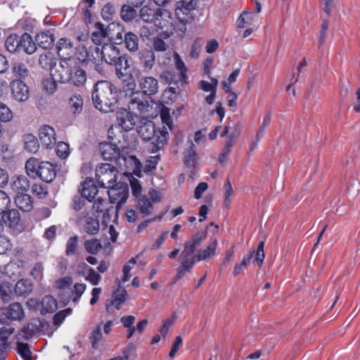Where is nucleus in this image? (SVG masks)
I'll list each match as a JSON object with an SVG mask.
<instances>
[{"label":"nucleus","instance_id":"obj_16","mask_svg":"<svg viewBox=\"0 0 360 360\" xmlns=\"http://www.w3.org/2000/svg\"><path fill=\"white\" fill-rule=\"evenodd\" d=\"M99 150L103 157L105 160L110 161H118L121 158L124 160V156H121L120 148L115 145L109 143L107 142L101 143L99 144Z\"/></svg>","mask_w":360,"mask_h":360},{"label":"nucleus","instance_id":"obj_10","mask_svg":"<svg viewBox=\"0 0 360 360\" xmlns=\"http://www.w3.org/2000/svg\"><path fill=\"white\" fill-rule=\"evenodd\" d=\"M159 18L155 25L167 35L173 34L176 31L175 20L171 17L170 13L166 10H161L159 11Z\"/></svg>","mask_w":360,"mask_h":360},{"label":"nucleus","instance_id":"obj_35","mask_svg":"<svg viewBox=\"0 0 360 360\" xmlns=\"http://www.w3.org/2000/svg\"><path fill=\"white\" fill-rule=\"evenodd\" d=\"M97 193L98 188L94 184L92 179L86 180L83 183L81 195L89 202L95 199Z\"/></svg>","mask_w":360,"mask_h":360},{"label":"nucleus","instance_id":"obj_27","mask_svg":"<svg viewBox=\"0 0 360 360\" xmlns=\"http://www.w3.org/2000/svg\"><path fill=\"white\" fill-rule=\"evenodd\" d=\"M40 330V321L39 320H34L21 328L19 335L23 339L29 340L36 334L39 333Z\"/></svg>","mask_w":360,"mask_h":360},{"label":"nucleus","instance_id":"obj_54","mask_svg":"<svg viewBox=\"0 0 360 360\" xmlns=\"http://www.w3.org/2000/svg\"><path fill=\"white\" fill-rule=\"evenodd\" d=\"M17 352L24 360H32V353L27 343L17 342Z\"/></svg>","mask_w":360,"mask_h":360},{"label":"nucleus","instance_id":"obj_13","mask_svg":"<svg viewBox=\"0 0 360 360\" xmlns=\"http://www.w3.org/2000/svg\"><path fill=\"white\" fill-rule=\"evenodd\" d=\"M128 107L136 118L148 111V101L143 98V96H140L138 92L130 98Z\"/></svg>","mask_w":360,"mask_h":360},{"label":"nucleus","instance_id":"obj_29","mask_svg":"<svg viewBox=\"0 0 360 360\" xmlns=\"http://www.w3.org/2000/svg\"><path fill=\"white\" fill-rule=\"evenodd\" d=\"M14 200L16 206L22 212H30L34 207L32 198L26 193L16 195Z\"/></svg>","mask_w":360,"mask_h":360},{"label":"nucleus","instance_id":"obj_63","mask_svg":"<svg viewBox=\"0 0 360 360\" xmlns=\"http://www.w3.org/2000/svg\"><path fill=\"white\" fill-rule=\"evenodd\" d=\"M101 278V275L98 273H97L94 269H89V274L85 278L86 281L90 282L94 285H97L99 283Z\"/></svg>","mask_w":360,"mask_h":360},{"label":"nucleus","instance_id":"obj_51","mask_svg":"<svg viewBox=\"0 0 360 360\" xmlns=\"http://www.w3.org/2000/svg\"><path fill=\"white\" fill-rule=\"evenodd\" d=\"M25 149L30 153H36L39 148V144L37 139L32 134H26L24 136Z\"/></svg>","mask_w":360,"mask_h":360},{"label":"nucleus","instance_id":"obj_23","mask_svg":"<svg viewBox=\"0 0 360 360\" xmlns=\"http://www.w3.org/2000/svg\"><path fill=\"white\" fill-rule=\"evenodd\" d=\"M56 176V170L55 167L49 162L41 161V167H39V177L43 181L50 183L53 181Z\"/></svg>","mask_w":360,"mask_h":360},{"label":"nucleus","instance_id":"obj_39","mask_svg":"<svg viewBox=\"0 0 360 360\" xmlns=\"http://www.w3.org/2000/svg\"><path fill=\"white\" fill-rule=\"evenodd\" d=\"M2 214L3 221L11 228H15L20 220V216L17 210L12 209Z\"/></svg>","mask_w":360,"mask_h":360},{"label":"nucleus","instance_id":"obj_50","mask_svg":"<svg viewBox=\"0 0 360 360\" xmlns=\"http://www.w3.org/2000/svg\"><path fill=\"white\" fill-rule=\"evenodd\" d=\"M19 44L20 37L15 34H11L7 37L5 41V47L8 51L13 53L16 51H19Z\"/></svg>","mask_w":360,"mask_h":360},{"label":"nucleus","instance_id":"obj_26","mask_svg":"<svg viewBox=\"0 0 360 360\" xmlns=\"http://www.w3.org/2000/svg\"><path fill=\"white\" fill-rule=\"evenodd\" d=\"M37 45L44 49H49L53 47L55 41V36L50 31L41 32L35 36Z\"/></svg>","mask_w":360,"mask_h":360},{"label":"nucleus","instance_id":"obj_58","mask_svg":"<svg viewBox=\"0 0 360 360\" xmlns=\"http://www.w3.org/2000/svg\"><path fill=\"white\" fill-rule=\"evenodd\" d=\"M32 192L39 199H44L48 195L46 186L40 184H34L32 187Z\"/></svg>","mask_w":360,"mask_h":360},{"label":"nucleus","instance_id":"obj_4","mask_svg":"<svg viewBox=\"0 0 360 360\" xmlns=\"http://www.w3.org/2000/svg\"><path fill=\"white\" fill-rule=\"evenodd\" d=\"M119 172L116 167L109 163L98 165L95 171L96 180L102 188H107L115 184Z\"/></svg>","mask_w":360,"mask_h":360},{"label":"nucleus","instance_id":"obj_15","mask_svg":"<svg viewBox=\"0 0 360 360\" xmlns=\"http://www.w3.org/2000/svg\"><path fill=\"white\" fill-rule=\"evenodd\" d=\"M77 224L89 235L94 236L97 234L100 229L98 219L88 214L85 215L84 213L78 217Z\"/></svg>","mask_w":360,"mask_h":360},{"label":"nucleus","instance_id":"obj_41","mask_svg":"<svg viewBox=\"0 0 360 360\" xmlns=\"http://www.w3.org/2000/svg\"><path fill=\"white\" fill-rule=\"evenodd\" d=\"M123 44L129 51L135 52L139 49V39L138 36L132 32H127L124 34Z\"/></svg>","mask_w":360,"mask_h":360},{"label":"nucleus","instance_id":"obj_56","mask_svg":"<svg viewBox=\"0 0 360 360\" xmlns=\"http://www.w3.org/2000/svg\"><path fill=\"white\" fill-rule=\"evenodd\" d=\"M176 9H181L184 15L191 16V11L194 9L193 0H183L177 3Z\"/></svg>","mask_w":360,"mask_h":360},{"label":"nucleus","instance_id":"obj_1","mask_svg":"<svg viewBox=\"0 0 360 360\" xmlns=\"http://www.w3.org/2000/svg\"><path fill=\"white\" fill-rule=\"evenodd\" d=\"M91 98L96 108L108 112L113 110L118 100V93L111 82L99 81L94 85Z\"/></svg>","mask_w":360,"mask_h":360},{"label":"nucleus","instance_id":"obj_14","mask_svg":"<svg viewBox=\"0 0 360 360\" xmlns=\"http://www.w3.org/2000/svg\"><path fill=\"white\" fill-rule=\"evenodd\" d=\"M107 204L108 202L105 199L98 197L97 199H96L93 205V209L96 212L103 213V218L105 221H106L107 220H110L112 214H115V217L116 218L118 216L119 207H115L112 205L105 207V205Z\"/></svg>","mask_w":360,"mask_h":360},{"label":"nucleus","instance_id":"obj_52","mask_svg":"<svg viewBox=\"0 0 360 360\" xmlns=\"http://www.w3.org/2000/svg\"><path fill=\"white\" fill-rule=\"evenodd\" d=\"M15 329L12 327L0 328V347L6 349L8 347V338L14 333Z\"/></svg>","mask_w":360,"mask_h":360},{"label":"nucleus","instance_id":"obj_33","mask_svg":"<svg viewBox=\"0 0 360 360\" xmlns=\"http://www.w3.org/2000/svg\"><path fill=\"white\" fill-rule=\"evenodd\" d=\"M139 58L141 65L148 70H150L155 64V53L153 50L143 49L139 52Z\"/></svg>","mask_w":360,"mask_h":360},{"label":"nucleus","instance_id":"obj_21","mask_svg":"<svg viewBox=\"0 0 360 360\" xmlns=\"http://www.w3.org/2000/svg\"><path fill=\"white\" fill-rule=\"evenodd\" d=\"M51 75L53 79L60 83H67L70 81V75H71V66L68 60H61L60 65L56 68Z\"/></svg>","mask_w":360,"mask_h":360},{"label":"nucleus","instance_id":"obj_20","mask_svg":"<svg viewBox=\"0 0 360 360\" xmlns=\"http://www.w3.org/2000/svg\"><path fill=\"white\" fill-rule=\"evenodd\" d=\"M39 137L41 145L46 148H52L56 143L55 130L49 125L41 127Z\"/></svg>","mask_w":360,"mask_h":360},{"label":"nucleus","instance_id":"obj_2","mask_svg":"<svg viewBox=\"0 0 360 360\" xmlns=\"http://www.w3.org/2000/svg\"><path fill=\"white\" fill-rule=\"evenodd\" d=\"M137 132L145 141L154 139L151 142L150 147V151L153 153H155L163 148L167 142L168 132L167 128L163 127L162 129L158 131L154 122L147 119L140 120Z\"/></svg>","mask_w":360,"mask_h":360},{"label":"nucleus","instance_id":"obj_53","mask_svg":"<svg viewBox=\"0 0 360 360\" xmlns=\"http://www.w3.org/2000/svg\"><path fill=\"white\" fill-rule=\"evenodd\" d=\"M12 70L15 77L21 79H25L29 75V70L26 65L22 62L14 63Z\"/></svg>","mask_w":360,"mask_h":360},{"label":"nucleus","instance_id":"obj_37","mask_svg":"<svg viewBox=\"0 0 360 360\" xmlns=\"http://www.w3.org/2000/svg\"><path fill=\"white\" fill-rule=\"evenodd\" d=\"M32 290V284L28 279L19 280L14 288V292L17 296H27Z\"/></svg>","mask_w":360,"mask_h":360},{"label":"nucleus","instance_id":"obj_30","mask_svg":"<svg viewBox=\"0 0 360 360\" xmlns=\"http://www.w3.org/2000/svg\"><path fill=\"white\" fill-rule=\"evenodd\" d=\"M161 10L160 8L154 9L148 6H145L140 9L139 15L144 22H154L155 24V21L160 20L159 11Z\"/></svg>","mask_w":360,"mask_h":360},{"label":"nucleus","instance_id":"obj_31","mask_svg":"<svg viewBox=\"0 0 360 360\" xmlns=\"http://www.w3.org/2000/svg\"><path fill=\"white\" fill-rule=\"evenodd\" d=\"M175 15L177 22L175 20L174 25H176V31L179 36H182L186 31V24L188 23L192 18V16L184 15L181 9L175 10Z\"/></svg>","mask_w":360,"mask_h":360},{"label":"nucleus","instance_id":"obj_12","mask_svg":"<svg viewBox=\"0 0 360 360\" xmlns=\"http://www.w3.org/2000/svg\"><path fill=\"white\" fill-rule=\"evenodd\" d=\"M24 269V262L21 259L11 261L1 269V274L10 279H16L20 277Z\"/></svg>","mask_w":360,"mask_h":360},{"label":"nucleus","instance_id":"obj_19","mask_svg":"<svg viewBox=\"0 0 360 360\" xmlns=\"http://www.w3.org/2000/svg\"><path fill=\"white\" fill-rule=\"evenodd\" d=\"M11 86L13 96L16 101L23 102L28 99L29 89L22 80H13L11 84Z\"/></svg>","mask_w":360,"mask_h":360},{"label":"nucleus","instance_id":"obj_48","mask_svg":"<svg viewBox=\"0 0 360 360\" xmlns=\"http://www.w3.org/2000/svg\"><path fill=\"white\" fill-rule=\"evenodd\" d=\"M111 27H113V29L111 28V30L116 31L115 34L109 32L108 38L110 41H113L115 44L121 45L124 43V34L126 33L124 30V28L119 25H110Z\"/></svg>","mask_w":360,"mask_h":360},{"label":"nucleus","instance_id":"obj_55","mask_svg":"<svg viewBox=\"0 0 360 360\" xmlns=\"http://www.w3.org/2000/svg\"><path fill=\"white\" fill-rule=\"evenodd\" d=\"M121 17L125 22L132 20L136 15V11L133 6L129 5H124L121 8Z\"/></svg>","mask_w":360,"mask_h":360},{"label":"nucleus","instance_id":"obj_18","mask_svg":"<svg viewBox=\"0 0 360 360\" xmlns=\"http://www.w3.org/2000/svg\"><path fill=\"white\" fill-rule=\"evenodd\" d=\"M56 50L61 60H70L74 53V46L70 39L60 38L56 43Z\"/></svg>","mask_w":360,"mask_h":360},{"label":"nucleus","instance_id":"obj_49","mask_svg":"<svg viewBox=\"0 0 360 360\" xmlns=\"http://www.w3.org/2000/svg\"><path fill=\"white\" fill-rule=\"evenodd\" d=\"M101 61V50L96 46H91L88 49V55L85 60V64L89 63H98Z\"/></svg>","mask_w":360,"mask_h":360},{"label":"nucleus","instance_id":"obj_5","mask_svg":"<svg viewBox=\"0 0 360 360\" xmlns=\"http://www.w3.org/2000/svg\"><path fill=\"white\" fill-rule=\"evenodd\" d=\"M124 162L132 167V173L138 177L142 176V172L151 175L157 168V165L160 160L159 155L151 156L146 160V164L142 169V164L140 160L134 155H129L124 158Z\"/></svg>","mask_w":360,"mask_h":360},{"label":"nucleus","instance_id":"obj_60","mask_svg":"<svg viewBox=\"0 0 360 360\" xmlns=\"http://www.w3.org/2000/svg\"><path fill=\"white\" fill-rule=\"evenodd\" d=\"M13 118V113L5 104L0 103V121L8 122Z\"/></svg>","mask_w":360,"mask_h":360},{"label":"nucleus","instance_id":"obj_46","mask_svg":"<svg viewBox=\"0 0 360 360\" xmlns=\"http://www.w3.org/2000/svg\"><path fill=\"white\" fill-rule=\"evenodd\" d=\"M173 57L175 63V68L180 72L179 80L183 82H186L188 78L186 75L188 69L178 53L174 52Z\"/></svg>","mask_w":360,"mask_h":360},{"label":"nucleus","instance_id":"obj_44","mask_svg":"<svg viewBox=\"0 0 360 360\" xmlns=\"http://www.w3.org/2000/svg\"><path fill=\"white\" fill-rule=\"evenodd\" d=\"M58 307L56 299L51 295H46L41 300V313L53 312Z\"/></svg>","mask_w":360,"mask_h":360},{"label":"nucleus","instance_id":"obj_61","mask_svg":"<svg viewBox=\"0 0 360 360\" xmlns=\"http://www.w3.org/2000/svg\"><path fill=\"white\" fill-rule=\"evenodd\" d=\"M11 205V199L8 195L0 190V214L6 211Z\"/></svg>","mask_w":360,"mask_h":360},{"label":"nucleus","instance_id":"obj_62","mask_svg":"<svg viewBox=\"0 0 360 360\" xmlns=\"http://www.w3.org/2000/svg\"><path fill=\"white\" fill-rule=\"evenodd\" d=\"M86 284H84V283H77L75 284L74 290L72 291V295H75V297L72 299V301L74 302H76L79 300L82 295L84 293V290H86Z\"/></svg>","mask_w":360,"mask_h":360},{"label":"nucleus","instance_id":"obj_47","mask_svg":"<svg viewBox=\"0 0 360 360\" xmlns=\"http://www.w3.org/2000/svg\"><path fill=\"white\" fill-rule=\"evenodd\" d=\"M85 250L93 255H97L102 249L101 241L97 238H91L84 243Z\"/></svg>","mask_w":360,"mask_h":360},{"label":"nucleus","instance_id":"obj_59","mask_svg":"<svg viewBox=\"0 0 360 360\" xmlns=\"http://www.w3.org/2000/svg\"><path fill=\"white\" fill-rule=\"evenodd\" d=\"M127 291L124 289H117L113 294L112 304H116V309H120V305L126 300Z\"/></svg>","mask_w":360,"mask_h":360},{"label":"nucleus","instance_id":"obj_40","mask_svg":"<svg viewBox=\"0 0 360 360\" xmlns=\"http://www.w3.org/2000/svg\"><path fill=\"white\" fill-rule=\"evenodd\" d=\"M217 246V241L216 239L212 240L207 248L201 249L198 252V254L195 255L196 259L198 262L205 260L216 254V248Z\"/></svg>","mask_w":360,"mask_h":360},{"label":"nucleus","instance_id":"obj_28","mask_svg":"<svg viewBox=\"0 0 360 360\" xmlns=\"http://www.w3.org/2000/svg\"><path fill=\"white\" fill-rule=\"evenodd\" d=\"M184 161L185 165L191 169V173H194L193 170L198 165V156L196 153L195 146L192 143L189 148L184 153Z\"/></svg>","mask_w":360,"mask_h":360},{"label":"nucleus","instance_id":"obj_17","mask_svg":"<svg viewBox=\"0 0 360 360\" xmlns=\"http://www.w3.org/2000/svg\"><path fill=\"white\" fill-rule=\"evenodd\" d=\"M9 187L16 195L27 192L30 188V182L24 175H14L11 177Z\"/></svg>","mask_w":360,"mask_h":360},{"label":"nucleus","instance_id":"obj_8","mask_svg":"<svg viewBox=\"0 0 360 360\" xmlns=\"http://www.w3.org/2000/svg\"><path fill=\"white\" fill-rule=\"evenodd\" d=\"M179 261L180 266L176 269L177 273L174 278V283L179 281L186 273L191 272L197 259L193 253L183 250L179 257Z\"/></svg>","mask_w":360,"mask_h":360},{"label":"nucleus","instance_id":"obj_3","mask_svg":"<svg viewBox=\"0 0 360 360\" xmlns=\"http://www.w3.org/2000/svg\"><path fill=\"white\" fill-rule=\"evenodd\" d=\"M101 61H105L107 64L114 66L120 78L124 75L123 71H126L130 67L127 54H122L120 49L113 44L103 45Z\"/></svg>","mask_w":360,"mask_h":360},{"label":"nucleus","instance_id":"obj_36","mask_svg":"<svg viewBox=\"0 0 360 360\" xmlns=\"http://www.w3.org/2000/svg\"><path fill=\"white\" fill-rule=\"evenodd\" d=\"M41 162L35 158H30L25 163V170L27 174L32 178L36 179L39 176V167H41Z\"/></svg>","mask_w":360,"mask_h":360},{"label":"nucleus","instance_id":"obj_34","mask_svg":"<svg viewBox=\"0 0 360 360\" xmlns=\"http://www.w3.org/2000/svg\"><path fill=\"white\" fill-rule=\"evenodd\" d=\"M206 238V233L198 232L192 236L191 238L184 245V250L194 253L196 248Z\"/></svg>","mask_w":360,"mask_h":360},{"label":"nucleus","instance_id":"obj_32","mask_svg":"<svg viewBox=\"0 0 360 360\" xmlns=\"http://www.w3.org/2000/svg\"><path fill=\"white\" fill-rule=\"evenodd\" d=\"M71 75H70V81L68 83L72 84L75 86H82L86 80V74L85 70L79 67H71Z\"/></svg>","mask_w":360,"mask_h":360},{"label":"nucleus","instance_id":"obj_9","mask_svg":"<svg viewBox=\"0 0 360 360\" xmlns=\"http://www.w3.org/2000/svg\"><path fill=\"white\" fill-rule=\"evenodd\" d=\"M108 195L111 204L116 203V207H119L126 202L129 190L127 184H114L108 187Z\"/></svg>","mask_w":360,"mask_h":360},{"label":"nucleus","instance_id":"obj_57","mask_svg":"<svg viewBox=\"0 0 360 360\" xmlns=\"http://www.w3.org/2000/svg\"><path fill=\"white\" fill-rule=\"evenodd\" d=\"M57 82H58L54 79L53 77L51 75L49 77L44 79L42 81V84L44 90L48 94H53L57 89Z\"/></svg>","mask_w":360,"mask_h":360},{"label":"nucleus","instance_id":"obj_25","mask_svg":"<svg viewBox=\"0 0 360 360\" xmlns=\"http://www.w3.org/2000/svg\"><path fill=\"white\" fill-rule=\"evenodd\" d=\"M96 30L91 33V41L96 45H101L104 41L106 37H109V32L111 30V25L108 26L106 28L101 22L96 23Z\"/></svg>","mask_w":360,"mask_h":360},{"label":"nucleus","instance_id":"obj_45","mask_svg":"<svg viewBox=\"0 0 360 360\" xmlns=\"http://www.w3.org/2000/svg\"><path fill=\"white\" fill-rule=\"evenodd\" d=\"M14 289L12 283L4 282L0 285V296L4 302H8L13 297Z\"/></svg>","mask_w":360,"mask_h":360},{"label":"nucleus","instance_id":"obj_42","mask_svg":"<svg viewBox=\"0 0 360 360\" xmlns=\"http://www.w3.org/2000/svg\"><path fill=\"white\" fill-rule=\"evenodd\" d=\"M69 106L75 115L80 114L83 110L84 101L82 95L78 93L73 94L69 99Z\"/></svg>","mask_w":360,"mask_h":360},{"label":"nucleus","instance_id":"obj_22","mask_svg":"<svg viewBox=\"0 0 360 360\" xmlns=\"http://www.w3.org/2000/svg\"><path fill=\"white\" fill-rule=\"evenodd\" d=\"M117 119L118 124L125 131H129L136 124V118L131 111L122 110L117 113Z\"/></svg>","mask_w":360,"mask_h":360},{"label":"nucleus","instance_id":"obj_11","mask_svg":"<svg viewBox=\"0 0 360 360\" xmlns=\"http://www.w3.org/2000/svg\"><path fill=\"white\" fill-rule=\"evenodd\" d=\"M139 88L146 96H153L158 91L159 83L156 78L151 76H142L138 78Z\"/></svg>","mask_w":360,"mask_h":360},{"label":"nucleus","instance_id":"obj_64","mask_svg":"<svg viewBox=\"0 0 360 360\" xmlns=\"http://www.w3.org/2000/svg\"><path fill=\"white\" fill-rule=\"evenodd\" d=\"M44 266L41 263L35 264L32 269L30 275L36 280H41L43 277Z\"/></svg>","mask_w":360,"mask_h":360},{"label":"nucleus","instance_id":"obj_38","mask_svg":"<svg viewBox=\"0 0 360 360\" xmlns=\"http://www.w3.org/2000/svg\"><path fill=\"white\" fill-rule=\"evenodd\" d=\"M39 65L46 70H51L56 65V60L50 51L41 54L38 60Z\"/></svg>","mask_w":360,"mask_h":360},{"label":"nucleus","instance_id":"obj_6","mask_svg":"<svg viewBox=\"0 0 360 360\" xmlns=\"http://www.w3.org/2000/svg\"><path fill=\"white\" fill-rule=\"evenodd\" d=\"M24 317V309L19 302H14L8 307L0 308V323L3 324H8L13 321H21Z\"/></svg>","mask_w":360,"mask_h":360},{"label":"nucleus","instance_id":"obj_24","mask_svg":"<svg viewBox=\"0 0 360 360\" xmlns=\"http://www.w3.org/2000/svg\"><path fill=\"white\" fill-rule=\"evenodd\" d=\"M37 49L36 42L30 34L25 32L20 37L19 51L32 55L36 52Z\"/></svg>","mask_w":360,"mask_h":360},{"label":"nucleus","instance_id":"obj_7","mask_svg":"<svg viewBox=\"0 0 360 360\" xmlns=\"http://www.w3.org/2000/svg\"><path fill=\"white\" fill-rule=\"evenodd\" d=\"M161 198L160 193L156 190L152 189L148 192V195H143L139 198L137 208L143 217L148 216L152 213L154 204L160 202Z\"/></svg>","mask_w":360,"mask_h":360},{"label":"nucleus","instance_id":"obj_43","mask_svg":"<svg viewBox=\"0 0 360 360\" xmlns=\"http://www.w3.org/2000/svg\"><path fill=\"white\" fill-rule=\"evenodd\" d=\"M79 237L73 236L70 237L65 244V254L67 257L75 256L79 252Z\"/></svg>","mask_w":360,"mask_h":360}]
</instances>
